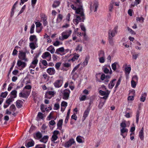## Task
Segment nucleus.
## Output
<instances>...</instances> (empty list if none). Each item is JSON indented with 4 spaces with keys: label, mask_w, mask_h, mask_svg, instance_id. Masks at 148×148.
<instances>
[{
    "label": "nucleus",
    "mask_w": 148,
    "mask_h": 148,
    "mask_svg": "<svg viewBox=\"0 0 148 148\" xmlns=\"http://www.w3.org/2000/svg\"><path fill=\"white\" fill-rule=\"evenodd\" d=\"M54 110H57L58 109L60 108V105L58 103H55L54 104Z\"/></svg>",
    "instance_id": "63"
},
{
    "label": "nucleus",
    "mask_w": 148,
    "mask_h": 148,
    "mask_svg": "<svg viewBox=\"0 0 148 148\" xmlns=\"http://www.w3.org/2000/svg\"><path fill=\"white\" fill-rule=\"evenodd\" d=\"M143 130V128L142 127L139 133V136L142 140H143L144 138Z\"/></svg>",
    "instance_id": "21"
},
{
    "label": "nucleus",
    "mask_w": 148,
    "mask_h": 148,
    "mask_svg": "<svg viewBox=\"0 0 148 148\" xmlns=\"http://www.w3.org/2000/svg\"><path fill=\"white\" fill-rule=\"evenodd\" d=\"M35 28V25L34 24H33L31 27L30 33L31 34H33L34 32V29Z\"/></svg>",
    "instance_id": "45"
},
{
    "label": "nucleus",
    "mask_w": 148,
    "mask_h": 148,
    "mask_svg": "<svg viewBox=\"0 0 148 148\" xmlns=\"http://www.w3.org/2000/svg\"><path fill=\"white\" fill-rule=\"evenodd\" d=\"M35 24L36 25V28L40 27L42 25L41 23L38 22H36Z\"/></svg>",
    "instance_id": "61"
},
{
    "label": "nucleus",
    "mask_w": 148,
    "mask_h": 148,
    "mask_svg": "<svg viewBox=\"0 0 148 148\" xmlns=\"http://www.w3.org/2000/svg\"><path fill=\"white\" fill-rule=\"evenodd\" d=\"M38 60L37 58H34L32 62L30 67L33 69L34 68L38 63Z\"/></svg>",
    "instance_id": "15"
},
{
    "label": "nucleus",
    "mask_w": 148,
    "mask_h": 148,
    "mask_svg": "<svg viewBox=\"0 0 148 148\" xmlns=\"http://www.w3.org/2000/svg\"><path fill=\"white\" fill-rule=\"evenodd\" d=\"M64 49L63 47H62L56 49V51L55 53L58 54H60V52H64Z\"/></svg>",
    "instance_id": "28"
},
{
    "label": "nucleus",
    "mask_w": 148,
    "mask_h": 148,
    "mask_svg": "<svg viewBox=\"0 0 148 148\" xmlns=\"http://www.w3.org/2000/svg\"><path fill=\"white\" fill-rule=\"evenodd\" d=\"M41 18L42 20L43 25L44 26H46L48 24L47 21V18L46 16L44 15L42 16H41Z\"/></svg>",
    "instance_id": "19"
},
{
    "label": "nucleus",
    "mask_w": 148,
    "mask_h": 148,
    "mask_svg": "<svg viewBox=\"0 0 148 148\" xmlns=\"http://www.w3.org/2000/svg\"><path fill=\"white\" fill-rule=\"evenodd\" d=\"M14 100V99L11 97V96H10L9 98H8V97L6 100L5 103L7 104H8V105H10L11 103Z\"/></svg>",
    "instance_id": "26"
},
{
    "label": "nucleus",
    "mask_w": 148,
    "mask_h": 148,
    "mask_svg": "<svg viewBox=\"0 0 148 148\" xmlns=\"http://www.w3.org/2000/svg\"><path fill=\"white\" fill-rule=\"evenodd\" d=\"M63 83L62 78L60 79H58L56 80L54 83V86L56 88L60 87L62 86Z\"/></svg>",
    "instance_id": "7"
},
{
    "label": "nucleus",
    "mask_w": 148,
    "mask_h": 148,
    "mask_svg": "<svg viewBox=\"0 0 148 148\" xmlns=\"http://www.w3.org/2000/svg\"><path fill=\"white\" fill-rule=\"evenodd\" d=\"M19 52L18 57L19 59L25 62L28 61V59L26 57V52H23L22 50L19 51Z\"/></svg>",
    "instance_id": "4"
},
{
    "label": "nucleus",
    "mask_w": 148,
    "mask_h": 148,
    "mask_svg": "<svg viewBox=\"0 0 148 148\" xmlns=\"http://www.w3.org/2000/svg\"><path fill=\"white\" fill-rule=\"evenodd\" d=\"M67 106V103L65 101H63L61 103V106L64 107L65 108Z\"/></svg>",
    "instance_id": "52"
},
{
    "label": "nucleus",
    "mask_w": 148,
    "mask_h": 148,
    "mask_svg": "<svg viewBox=\"0 0 148 148\" xmlns=\"http://www.w3.org/2000/svg\"><path fill=\"white\" fill-rule=\"evenodd\" d=\"M25 8V5H24L22 8L21 10L18 13V15H19L22 13L24 11Z\"/></svg>",
    "instance_id": "60"
},
{
    "label": "nucleus",
    "mask_w": 148,
    "mask_h": 148,
    "mask_svg": "<svg viewBox=\"0 0 148 148\" xmlns=\"http://www.w3.org/2000/svg\"><path fill=\"white\" fill-rule=\"evenodd\" d=\"M103 72L106 74L108 73L109 72V70L107 68L104 67L103 69Z\"/></svg>",
    "instance_id": "64"
},
{
    "label": "nucleus",
    "mask_w": 148,
    "mask_h": 148,
    "mask_svg": "<svg viewBox=\"0 0 148 148\" xmlns=\"http://www.w3.org/2000/svg\"><path fill=\"white\" fill-rule=\"evenodd\" d=\"M118 27L115 26L112 29H109L108 31V36L114 37L117 34L118 32Z\"/></svg>",
    "instance_id": "2"
},
{
    "label": "nucleus",
    "mask_w": 148,
    "mask_h": 148,
    "mask_svg": "<svg viewBox=\"0 0 148 148\" xmlns=\"http://www.w3.org/2000/svg\"><path fill=\"white\" fill-rule=\"evenodd\" d=\"M104 104V102L101 101L99 103V105L98 106V108L101 109Z\"/></svg>",
    "instance_id": "56"
},
{
    "label": "nucleus",
    "mask_w": 148,
    "mask_h": 148,
    "mask_svg": "<svg viewBox=\"0 0 148 148\" xmlns=\"http://www.w3.org/2000/svg\"><path fill=\"white\" fill-rule=\"evenodd\" d=\"M116 80V79H114L110 81V83L108 84V87L109 89H112L115 84V81Z\"/></svg>",
    "instance_id": "20"
},
{
    "label": "nucleus",
    "mask_w": 148,
    "mask_h": 148,
    "mask_svg": "<svg viewBox=\"0 0 148 148\" xmlns=\"http://www.w3.org/2000/svg\"><path fill=\"white\" fill-rule=\"evenodd\" d=\"M36 42H32L29 43V47L32 50H34L36 48V46L35 45L36 44Z\"/></svg>",
    "instance_id": "32"
},
{
    "label": "nucleus",
    "mask_w": 148,
    "mask_h": 148,
    "mask_svg": "<svg viewBox=\"0 0 148 148\" xmlns=\"http://www.w3.org/2000/svg\"><path fill=\"white\" fill-rule=\"evenodd\" d=\"M127 30L130 32L132 34H135L136 32L133 30L131 29L129 27H127Z\"/></svg>",
    "instance_id": "57"
},
{
    "label": "nucleus",
    "mask_w": 148,
    "mask_h": 148,
    "mask_svg": "<svg viewBox=\"0 0 148 148\" xmlns=\"http://www.w3.org/2000/svg\"><path fill=\"white\" fill-rule=\"evenodd\" d=\"M30 41L33 42H36L37 41V39L36 38V36L35 35H31L29 38Z\"/></svg>",
    "instance_id": "30"
},
{
    "label": "nucleus",
    "mask_w": 148,
    "mask_h": 148,
    "mask_svg": "<svg viewBox=\"0 0 148 148\" xmlns=\"http://www.w3.org/2000/svg\"><path fill=\"white\" fill-rule=\"evenodd\" d=\"M98 6V3L97 2H94L92 6L91 5L90 8V11L91 12L93 11L95 12L96 11Z\"/></svg>",
    "instance_id": "11"
},
{
    "label": "nucleus",
    "mask_w": 148,
    "mask_h": 148,
    "mask_svg": "<svg viewBox=\"0 0 148 148\" xmlns=\"http://www.w3.org/2000/svg\"><path fill=\"white\" fill-rule=\"evenodd\" d=\"M70 110H71V109H69V110H68V112H67V113L66 114V118L65 120V122L66 123H67V121H68V119H69V116Z\"/></svg>",
    "instance_id": "40"
},
{
    "label": "nucleus",
    "mask_w": 148,
    "mask_h": 148,
    "mask_svg": "<svg viewBox=\"0 0 148 148\" xmlns=\"http://www.w3.org/2000/svg\"><path fill=\"white\" fill-rule=\"evenodd\" d=\"M16 109L15 106L14 104H12L10 107V110L13 112L15 111Z\"/></svg>",
    "instance_id": "44"
},
{
    "label": "nucleus",
    "mask_w": 148,
    "mask_h": 148,
    "mask_svg": "<svg viewBox=\"0 0 148 148\" xmlns=\"http://www.w3.org/2000/svg\"><path fill=\"white\" fill-rule=\"evenodd\" d=\"M60 132L58 131L55 130L53 132V134L51 138V141L53 142V143H57V142L55 141L58 138V135L59 134Z\"/></svg>",
    "instance_id": "5"
},
{
    "label": "nucleus",
    "mask_w": 148,
    "mask_h": 148,
    "mask_svg": "<svg viewBox=\"0 0 148 148\" xmlns=\"http://www.w3.org/2000/svg\"><path fill=\"white\" fill-rule=\"evenodd\" d=\"M34 137L36 139L40 138L42 137V135L39 132H38L34 135Z\"/></svg>",
    "instance_id": "31"
},
{
    "label": "nucleus",
    "mask_w": 148,
    "mask_h": 148,
    "mask_svg": "<svg viewBox=\"0 0 148 148\" xmlns=\"http://www.w3.org/2000/svg\"><path fill=\"white\" fill-rule=\"evenodd\" d=\"M61 64V63L60 62H58L56 63L55 64V67L56 69L58 70L59 69V68L60 67Z\"/></svg>",
    "instance_id": "47"
},
{
    "label": "nucleus",
    "mask_w": 148,
    "mask_h": 148,
    "mask_svg": "<svg viewBox=\"0 0 148 148\" xmlns=\"http://www.w3.org/2000/svg\"><path fill=\"white\" fill-rule=\"evenodd\" d=\"M60 4V3L59 1H55L52 5V7L53 8H56Z\"/></svg>",
    "instance_id": "35"
},
{
    "label": "nucleus",
    "mask_w": 148,
    "mask_h": 148,
    "mask_svg": "<svg viewBox=\"0 0 148 148\" xmlns=\"http://www.w3.org/2000/svg\"><path fill=\"white\" fill-rule=\"evenodd\" d=\"M75 143L74 139H71L68 142L65 143V147H70L72 144Z\"/></svg>",
    "instance_id": "12"
},
{
    "label": "nucleus",
    "mask_w": 148,
    "mask_h": 148,
    "mask_svg": "<svg viewBox=\"0 0 148 148\" xmlns=\"http://www.w3.org/2000/svg\"><path fill=\"white\" fill-rule=\"evenodd\" d=\"M120 126L122 127V128H125L126 127V125L125 122H122L120 124Z\"/></svg>",
    "instance_id": "62"
},
{
    "label": "nucleus",
    "mask_w": 148,
    "mask_h": 148,
    "mask_svg": "<svg viewBox=\"0 0 148 148\" xmlns=\"http://www.w3.org/2000/svg\"><path fill=\"white\" fill-rule=\"evenodd\" d=\"M37 116L40 119H42L43 118V114L41 112H38Z\"/></svg>",
    "instance_id": "59"
},
{
    "label": "nucleus",
    "mask_w": 148,
    "mask_h": 148,
    "mask_svg": "<svg viewBox=\"0 0 148 148\" xmlns=\"http://www.w3.org/2000/svg\"><path fill=\"white\" fill-rule=\"evenodd\" d=\"M63 18V16L61 14H59L58 15L56 20V22L60 23L62 20Z\"/></svg>",
    "instance_id": "38"
},
{
    "label": "nucleus",
    "mask_w": 148,
    "mask_h": 148,
    "mask_svg": "<svg viewBox=\"0 0 148 148\" xmlns=\"http://www.w3.org/2000/svg\"><path fill=\"white\" fill-rule=\"evenodd\" d=\"M47 50L50 51L51 53L53 54L55 51V49L52 45H50L47 48Z\"/></svg>",
    "instance_id": "27"
},
{
    "label": "nucleus",
    "mask_w": 148,
    "mask_h": 148,
    "mask_svg": "<svg viewBox=\"0 0 148 148\" xmlns=\"http://www.w3.org/2000/svg\"><path fill=\"white\" fill-rule=\"evenodd\" d=\"M64 32L65 34L68 35L69 36L72 33V30L71 29H69L67 30H66L65 32Z\"/></svg>",
    "instance_id": "51"
},
{
    "label": "nucleus",
    "mask_w": 148,
    "mask_h": 148,
    "mask_svg": "<svg viewBox=\"0 0 148 148\" xmlns=\"http://www.w3.org/2000/svg\"><path fill=\"white\" fill-rule=\"evenodd\" d=\"M56 93L54 91H47L45 94V97L49 99H51L52 96H53Z\"/></svg>",
    "instance_id": "10"
},
{
    "label": "nucleus",
    "mask_w": 148,
    "mask_h": 148,
    "mask_svg": "<svg viewBox=\"0 0 148 148\" xmlns=\"http://www.w3.org/2000/svg\"><path fill=\"white\" fill-rule=\"evenodd\" d=\"M90 110L89 108H87L86 109L85 111L83 118H82V121H83L88 116V115Z\"/></svg>",
    "instance_id": "14"
},
{
    "label": "nucleus",
    "mask_w": 148,
    "mask_h": 148,
    "mask_svg": "<svg viewBox=\"0 0 148 148\" xmlns=\"http://www.w3.org/2000/svg\"><path fill=\"white\" fill-rule=\"evenodd\" d=\"M98 56L99 57H105V53L103 50L100 51L98 53Z\"/></svg>",
    "instance_id": "43"
},
{
    "label": "nucleus",
    "mask_w": 148,
    "mask_h": 148,
    "mask_svg": "<svg viewBox=\"0 0 148 148\" xmlns=\"http://www.w3.org/2000/svg\"><path fill=\"white\" fill-rule=\"evenodd\" d=\"M121 135L122 136L123 138H125L126 135H124L123 134L124 133H127L128 132V130L127 128H121L120 130Z\"/></svg>",
    "instance_id": "17"
},
{
    "label": "nucleus",
    "mask_w": 148,
    "mask_h": 148,
    "mask_svg": "<svg viewBox=\"0 0 148 148\" xmlns=\"http://www.w3.org/2000/svg\"><path fill=\"white\" fill-rule=\"evenodd\" d=\"M34 141L32 140L31 141L28 142L27 143L25 144V146L27 148H29L34 146Z\"/></svg>",
    "instance_id": "25"
},
{
    "label": "nucleus",
    "mask_w": 148,
    "mask_h": 148,
    "mask_svg": "<svg viewBox=\"0 0 148 148\" xmlns=\"http://www.w3.org/2000/svg\"><path fill=\"white\" fill-rule=\"evenodd\" d=\"M86 98V96L85 95H82L80 98H79V100L80 101H83L85 100Z\"/></svg>",
    "instance_id": "55"
},
{
    "label": "nucleus",
    "mask_w": 148,
    "mask_h": 148,
    "mask_svg": "<svg viewBox=\"0 0 148 148\" xmlns=\"http://www.w3.org/2000/svg\"><path fill=\"white\" fill-rule=\"evenodd\" d=\"M131 86L133 88H135L136 86V84L135 81L132 80L131 81Z\"/></svg>",
    "instance_id": "53"
},
{
    "label": "nucleus",
    "mask_w": 148,
    "mask_h": 148,
    "mask_svg": "<svg viewBox=\"0 0 148 148\" xmlns=\"http://www.w3.org/2000/svg\"><path fill=\"white\" fill-rule=\"evenodd\" d=\"M61 36L59 37V39L61 40H63L64 39H67L69 36L68 35L66 34L64 32H63L61 34Z\"/></svg>",
    "instance_id": "16"
},
{
    "label": "nucleus",
    "mask_w": 148,
    "mask_h": 148,
    "mask_svg": "<svg viewBox=\"0 0 148 148\" xmlns=\"http://www.w3.org/2000/svg\"><path fill=\"white\" fill-rule=\"evenodd\" d=\"M32 88V86L29 85H28L25 86L24 88H23V90H24L25 89H27L28 90H31Z\"/></svg>",
    "instance_id": "58"
},
{
    "label": "nucleus",
    "mask_w": 148,
    "mask_h": 148,
    "mask_svg": "<svg viewBox=\"0 0 148 148\" xmlns=\"http://www.w3.org/2000/svg\"><path fill=\"white\" fill-rule=\"evenodd\" d=\"M79 57V54H76V55L74 56L71 59V60L72 61H74L78 59Z\"/></svg>",
    "instance_id": "48"
},
{
    "label": "nucleus",
    "mask_w": 148,
    "mask_h": 148,
    "mask_svg": "<svg viewBox=\"0 0 148 148\" xmlns=\"http://www.w3.org/2000/svg\"><path fill=\"white\" fill-rule=\"evenodd\" d=\"M17 64L18 67L21 68L20 70L23 69L27 65L25 62H22L21 60L20 59L18 60Z\"/></svg>",
    "instance_id": "8"
},
{
    "label": "nucleus",
    "mask_w": 148,
    "mask_h": 148,
    "mask_svg": "<svg viewBox=\"0 0 148 148\" xmlns=\"http://www.w3.org/2000/svg\"><path fill=\"white\" fill-rule=\"evenodd\" d=\"M70 92L69 89H66L64 90L61 92L62 95V98L64 100H67L68 99Z\"/></svg>",
    "instance_id": "3"
},
{
    "label": "nucleus",
    "mask_w": 148,
    "mask_h": 148,
    "mask_svg": "<svg viewBox=\"0 0 148 148\" xmlns=\"http://www.w3.org/2000/svg\"><path fill=\"white\" fill-rule=\"evenodd\" d=\"M121 82V79L120 78H119V79H118L117 82L116 84V85L115 87V88L116 89L118 86L120 84Z\"/></svg>",
    "instance_id": "50"
},
{
    "label": "nucleus",
    "mask_w": 148,
    "mask_h": 148,
    "mask_svg": "<svg viewBox=\"0 0 148 148\" xmlns=\"http://www.w3.org/2000/svg\"><path fill=\"white\" fill-rule=\"evenodd\" d=\"M99 62L101 63H103L105 62V57H99Z\"/></svg>",
    "instance_id": "49"
},
{
    "label": "nucleus",
    "mask_w": 148,
    "mask_h": 148,
    "mask_svg": "<svg viewBox=\"0 0 148 148\" xmlns=\"http://www.w3.org/2000/svg\"><path fill=\"white\" fill-rule=\"evenodd\" d=\"M8 92L5 91L4 92H2L0 95V97H2L3 98H5L8 94Z\"/></svg>",
    "instance_id": "46"
},
{
    "label": "nucleus",
    "mask_w": 148,
    "mask_h": 148,
    "mask_svg": "<svg viewBox=\"0 0 148 148\" xmlns=\"http://www.w3.org/2000/svg\"><path fill=\"white\" fill-rule=\"evenodd\" d=\"M42 57L44 59H45L47 58V60L49 61L51 59V55L48 52L46 51L42 54Z\"/></svg>",
    "instance_id": "9"
},
{
    "label": "nucleus",
    "mask_w": 148,
    "mask_h": 148,
    "mask_svg": "<svg viewBox=\"0 0 148 148\" xmlns=\"http://www.w3.org/2000/svg\"><path fill=\"white\" fill-rule=\"evenodd\" d=\"M47 72L50 75H54L56 72L54 68H49L47 69Z\"/></svg>",
    "instance_id": "13"
},
{
    "label": "nucleus",
    "mask_w": 148,
    "mask_h": 148,
    "mask_svg": "<svg viewBox=\"0 0 148 148\" xmlns=\"http://www.w3.org/2000/svg\"><path fill=\"white\" fill-rule=\"evenodd\" d=\"M23 103L22 101L20 100H18L16 101V106L18 108H20L22 107V104Z\"/></svg>",
    "instance_id": "23"
},
{
    "label": "nucleus",
    "mask_w": 148,
    "mask_h": 148,
    "mask_svg": "<svg viewBox=\"0 0 148 148\" xmlns=\"http://www.w3.org/2000/svg\"><path fill=\"white\" fill-rule=\"evenodd\" d=\"M17 91L16 90H12L10 93V94L11 95L10 96H11V97L14 99L17 97Z\"/></svg>",
    "instance_id": "29"
},
{
    "label": "nucleus",
    "mask_w": 148,
    "mask_h": 148,
    "mask_svg": "<svg viewBox=\"0 0 148 148\" xmlns=\"http://www.w3.org/2000/svg\"><path fill=\"white\" fill-rule=\"evenodd\" d=\"M108 40L109 43L111 45H113L114 44L113 39V37L110 36L108 37Z\"/></svg>",
    "instance_id": "39"
},
{
    "label": "nucleus",
    "mask_w": 148,
    "mask_h": 148,
    "mask_svg": "<svg viewBox=\"0 0 148 148\" xmlns=\"http://www.w3.org/2000/svg\"><path fill=\"white\" fill-rule=\"evenodd\" d=\"M63 123V120L62 119L60 120L57 124V129H58L60 130H61L62 129V125Z\"/></svg>",
    "instance_id": "22"
},
{
    "label": "nucleus",
    "mask_w": 148,
    "mask_h": 148,
    "mask_svg": "<svg viewBox=\"0 0 148 148\" xmlns=\"http://www.w3.org/2000/svg\"><path fill=\"white\" fill-rule=\"evenodd\" d=\"M19 96L20 97L24 98L26 99L28 97L24 92L23 93L21 92L19 93Z\"/></svg>",
    "instance_id": "37"
},
{
    "label": "nucleus",
    "mask_w": 148,
    "mask_h": 148,
    "mask_svg": "<svg viewBox=\"0 0 148 148\" xmlns=\"http://www.w3.org/2000/svg\"><path fill=\"white\" fill-rule=\"evenodd\" d=\"M146 96L147 94L146 93H143L140 98V101L142 102H144L145 100Z\"/></svg>",
    "instance_id": "33"
},
{
    "label": "nucleus",
    "mask_w": 148,
    "mask_h": 148,
    "mask_svg": "<svg viewBox=\"0 0 148 148\" xmlns=\"http://www.w3.org/2000/svg\"><path fill=\"white\" fill-rule=\"evenodd\" d=\"M74 3L78 7L75 6L73 4L71 5V7L75 11V14L74 15L75 18L73 20V22L74 24L77 25L79 22L84 21L85 16L81 0H76Z\"/></svg>",
    "instance_id": "1"
},
{
    "label": "nucleus",
    "mask_w": 148,
    "mask_h": 148,
    "mask_svg": "<svg viewBox=\"0 0 148 148\" xmlns=\"http://www.w3.org/2000/svg\"><path fill=\"white\" fill-rule=\"evenodd\" d=\"M110 77L111 76L109 75H106L105 74H103L101 75L100 79L101 80L103 81V83L106 84L109 81Z\"/></svg>",
    "instance_id": "6"
},
{
    "label": "nucleus",
    "mask_w": 148,
    "mask_h": 148,
    "mask_svg": "<svg viewBox=\"0 0 148 148\" xmlns=\"http://www.w3.org/2000/svg\"><path fill=\"white\" fill-rule=\"evenodd\" d=\"M89 58L90 57L89 56H88L86 57L85 60L82 64L84 66H86L88 64Z\"/></svg>",
    "instance_id": "34"
},
{
    "label": "nucleus",
    "mask_w": 148,
    "mask_h": 148,
    "mask_svg": "<svg viewBox=\"0 0 148 148\" xmlns=\"http://www.w3.org/2000/svg\"><path fill=\"white\" fill-rule=\"evenodd\" d=\"M77 141L79 143H81L82 142V140L81 137L80 136H77L76 138Z\"/></svg>",
    "instance_id": "54"
},
{
    "label": "nucleus",
    "mask_w": 148,
    "mask_h": 148,
    "mask_svg": "<svg viewBox=\"0 0 148 148\" xmlns=\"http://www.w3.org/2000/svg\"><path fill=\"white\" fill-rule=\"evenodd\" d=\"M110 92V91L108 90H107L106 92L103 91L101 90L99 91V93L100 95L101 96H105L109 95Z\"/></svg>",
    "instance_id": "18"
},
{
    "label": "nucleus",
    "mask_w": 148,
    "mask_h": 148,
    "mask_svg": "<svg viewBox=\"0 0 148 148\" xmlns=\"http://www.w3.org/2000/svg\"><path fill=\"white\" fill-rule=\"evenodd\" d=\"M82 50V47L80 45H78L76 48L75 50L77 51L81 52Z\"/></svg>",
    "instance_id": "41"
},
{
    "label": "nucleus",
    "mask_w": 148,
    "mask_h": 148,
    "mask_svg": "<svg viewBox=\"0 0 148 148\" xmlns=\"http://www.w3.org/2000/svg\"><path fill=\"white\" fill-rule=\"evenodd\" d=\"M80 65V64H79L76 66L73 69L72 72L71 74L73 75V76L76 73H75V71L78 68Z\"/></svg>",
    "instance_id": "36"
},
{
    "label": "nucleus",
    "mask_w": 148,
    "mask_h": 148,
    "mask_svg": "<svg viewBox=\"0 0 148 148\" xmlns=\"http://www.w3.org/2000/svg\"><path fill=\"white\" fill-rule=\"evenodd\" d=\"M48 138L49 136H44L40 140V141L44 143H46L48 140Z\"/></svg>",
    "instance_id": "24"
},
{
    "label": "nucleus",
    "mask_w": 148,
    "mask_h": 148,
    "mask_svg": "<svg viewBox=\"0 0 148 148\" xmlns=\"http://www.w3.org/2000/svg\"><path fill=\"white\" fill-rule=\"evenodd\" d=\"M118 64V62H115L112 64V69L115 71L116 69V66Z\"/></svg>",
    "instance_id": "42"
}]
</instances>
